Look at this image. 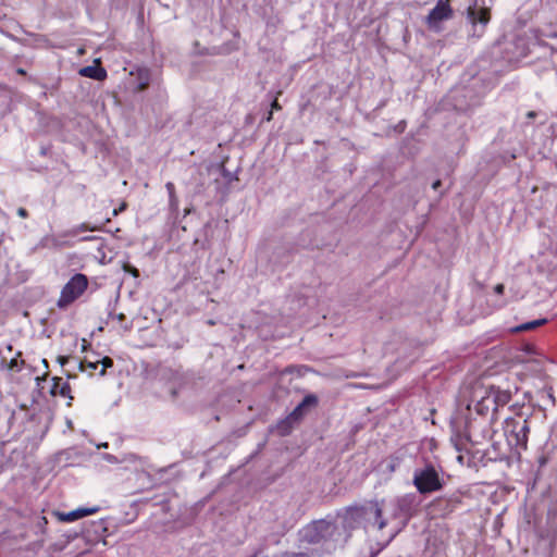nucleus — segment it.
Instances as JSON below:
<instances>
[{
	"label": "nucleus",
	"instance_id": "1",
	"mask_svg": "<svg viewBox=\"0 0 557 557\" xmlns=\"http://www.w3.org/2000/svg\"><path fill=\"white\" fill-rule=\"evenodd\" d=\"M512 392L494 385L478 384L473 387L469 410H474L480 416L490 412L494 414L498 407H503L511 399Z\"/></svg>",
	"mask_w": 557,
	"mask_h": 557
},
{
	"label": "nucleus",
	"instance_id": "2",
	"mask_svg": "<svg viewBox=\"0 0 557 557\" xmlns=\"http://www.w3.org/2000/svg\"><path fill=\"white\" fill-rule=\"evenodd\" d=\"M300 536L304 542L310 544H318L321 542L344 543L347 541L349 534L346 530L344 520L341 524L327 520L314 521L300 531Z\"/></svg>",
	"mask_w": 557,
	"mask_h": 557
},
{
	"label": "nucleus",
	"instance_id": "3",
	"mask_svg": "<svg viewBox=\"0 0 557 557\" xmlns=\"http://www.w3.org/2000/svg\"><path fill=\"white\" fill-rule=\"evenodd\" d=\"M382 512L383 509L379 502H369L362 507L348 509L343 520L347 531L352 529L354 523L358 520L363 521L364 528L382 530L387 524L386 520L382 517Z\"/></svg>",
	"mask_w": 557,
	"mask_h": 557
},
{
	"label": "nucleus",
	"instance_id": "4",
	"mask_svg": "<svg viewBox=\"0 0 557 557\" xmlns=\"http://www.w3.org/2000/svg\"><path fill=\"white\" fill-rule=\"evenodd\" d=\"M530 428L528 420L522 416L507 418L504 423V434L510 447L517 450L527 449Z\"/></svg>",
	"mask_w": 557,
	"mask_h": 557
},
{
	"label": "nucleus",
	"instance_id": "5",
	"mask_svg": "<svg viewBox=\"0 0 557 557\" xmlns=\"http://www.w3.org/2000/svg\"><path fill=\"white\" fill-rule=\"evenodd\" d=\"M412 483L420 494H431L443 488V481L432 463L416 469Z\"/></svg>",
	"mask_w": 557,
	"mask_h": 557
},
{
	"label": "nucleus",
	"instance_id": "6",
	"mask_svg": "<svg viewBox=\"0 0 557 557\" xmlns=\"http://www.w3.org/2000/svg\"><path fill=\"white\" fill-rule=\"evenodd\" d=\"M88 280L86 275L77 273L64 285L58 299L59 308H66L75 301L87 288Z\"/></svg>",
	"mask_w": 557,
	"mask_h": 557
},
{
	"label": "nucleus",
	"instance_id": "7",
	"mask_svg": "<svg viewBox=\"0 0 557 557\" xmlns=\"http://www.w3.org/2000/svg\"><path fill=\"white\" fill-rule=\"evenodd\" d=\"M468 20L472 25L471 35L480 38L490 21V11L485 8L474 5L468 9Z\"/></svg>",
	"mask_w": 557,
	"mask_h": 557
},
{
	"label": "nucleus",
	"instance_id": "8",
	"mask_svg": "<svg viewBox=\"0 0 557 557\" xmlns=\"http://www.w3.org/2000/svg\"><path fill=\"white\" fill-rule=\"evenodd\" d=\"M449 0H438L436 5L431 10L426 17L429 27L433 30L440 29V24L450 18L451 9L448 3Z\"/></svg>",
	"mask_w": 557,
	"mask_h": 557
},
{
	"label": "nucleus",
	"instance_id": "9",
	"mask_svg": "<svg viewBox=\"0 0 557 557\" xmlns=\"http://www.w3.org/2000/svg\"><path fill=\"white\" fill-rule=\"evenodd\" d=\"M98 510H99L98 507H90V508L81 507V508L74 509L69 512L57 511V512H54V515L58 518V520L61 522H74L84 517L94 515Z\"/></svg>",
	"mask_w": 557,
	"mask_h": 557
},
{
	"label": "nucleus",
	"instance_id": "10",
	"mask_svg": "<svg viewBox=\"0 0 557 557\" xmlns=\"http://www.w3.org/2000/svg\"><path fill=\"white\" fill-rule=\"evenodd\" d=\"M318 403V398L314 395H307L300 404L292 411V413L287 417L288 423H294L299 421L306 410L310 407L315 406Z\"/></svg>",
	"mask_w": 557,
	"mask_h": 557
},
{
	"label": "nucleus",
	"instance_id": "11",
	"mask_svg": "<svg viewBox=\"0 0 557 557\" xmlns=\"http://www.w3.org/2000/svg\"><path fill=\"white\" fill-rule=\"evenodd\" d=\"M5 366L7 370L11 373H20L25 369V362L21 359V352L18 351L15 357H11L8 361L7 356H2V367Z\"/></svg>",
	"mask_w": 557,
	"mask_h": 557
},
{
	"label": "nucleus",
	"instance_id": "12",
	"mask_svg": "<svg viewBox=\"0 0 557 557\" xmlns=\"http://www.w3.org/2000/svg\"><path fill=\"white\" fill-rule=\"evenodd\" d=\"M79 74L96 81H103L107 77V71L103 67L92 65L82 67Z\"/></svg>",
	"mask_w": 557,
	"mask_h": 557
},
{
	"label": "nucleus",
	"instance_id": "13",
	"mask_svg": "<svg viewBox=\"0 0 557 557\" xmlns=\"http://www.w3.org/2000/svg\"><path fill=\"white\" fill-rule=\"evenodd\" d=\"M50 392L54 396L60 395L62 397H69L70 399H73V397L70 396V384L63 381L61 377H53V384Z\"/></svg>",
	"mask_w": 557,
	"mask_h": 557
},
{
	"label": "nucleus",
	"instance_id": "14",
	"mask_svg": "<svg viewBox=\"0 0 557 557\" xmlns=\"http://www.w3.org/2000/svg\"><path fill=\"white\" fill-rule=\"evenodd\" d=\"M414 499H416V496L412 495V494H407L403 497H400L398 500H397V506L398 508L408 513L409 510L411 509V506L413 505L414 503Z\"/></svg>",
	"mask_w": 557,
	"mask_h": 557
},
{
	"label": "nucleus",
	"instance_id": "15",
	"mask_svg": "<svg viewBox=\"0 0 557 557\" xmlns=\"http://www.w3.org/2000/svg\"><path fill=\"white\" fill-rule=\"evenodd\" d=\"M546 322L545 319H539L531 322L522 323L518 326H516L512 331L513 332H525L536 329L537 326L543 325Z\"/></svg>",
	"mask_w": 557,
	"mask_h": 557
},
{
	"label": "nucleus",
	"instance_id": "16",
	"mask_svg": "<svg viewBox=\"0 0 557 557\" xmlns=\"http://www.w3.org/2000/svg\"><path fill=\"white\" fill-rule=\"evenodd\" d=\"M149 79H150V75H149V71L148 70H139L138 71V85H137V90L138 91H143L145 90L148 85H149Z\"/></svg>",
	"mask_w": 557,
	"mask_h": 557
},
{
	"label": "nucleus",
	"instance_id": "17",
	"mask_svg": "<svg viewBox=\"0 0 557 557\" xmlns=\"http://www.w3.org/2000/svg\"><path fill=\"white\" fill-rule=\"evenodd\" d=\"M165 188L169 193V201H170V206L172 208H176L177 205H178V199L175 195V187H174V184L172 182H168L165 184Z\"/></svg>",
	"mask_w": 557,
	"mask_h": 557
},
{
	"label": "nucleus",
	"instance_id": "18",
	"mask_svg": "<svg viewBox=\"0 0 557 557\" xmlns=\"http://www.w3.org/2000/svg\"><path fill=\"white\" fill-rule=\"evenodd\" d=\"M98 364H99V360H97V361L85 360V361L79 362L78 367H79L81 371L89 370L91 372L98 368Z\"/></svg>",
	"mask_w": 557,
	"mask_h": 557
},
{
	"label": "nucleus",
	"instance_id": "19",
	"mask_svg": "<svg viewBox=\"0 0 557 557\" xmlns=\"http://www.w3.org/2000/svg\"><path fill=\"white\" fill-rule=\"evenodd\" d=\"M98 230V227L96 226H90L88 225L87 223H82L81 225L74 227L73 230H71L70 234L71 235H77L81 231L82 232H85V231H96Z\"/></svg>",
	"mask_w": 557,
	"mask_h": 557
},
{
	"label": "nucleus",
	"instance_id": "20",
	"mask_svg": "<svg viewBox=\"0 0 557 557\" xmlns=\"http://www.w3.org/2000/svg\"><path fill=\"white\" fill-rule=\"evenodd\" d=\"M99 363H101L102 366L99 374L103 376L106 374L107 368H111L113 366V360L109 357H104L101 360H99Z\"/></svg>",
	"mask_w": 557,
	"mask_h": 557
},
{
	"label": "nucleus",
	"instance_id": "21",
	"mask_svg": "<svg viewBox=\"0 0 557 557\" xmlns=\"http://www.w3.org/2000/svg\"><path fill=\"white\" fill-rule=\"evenodd\" d=\"M103 459L108 462H111V463H115L117 462V459L115 456L111 455V454H104L103 455Z\"/></svg>",
	"mask_w": 557,
	"mask_h": 557
},
{
	"label": "nucleus",
	"instance_id": "22",
	"mask_svg": "<svg viewBox=\"0 0 557 557\" xmlns=\"http://www.w3.org/2000/svg\"><path fill=\"white\" fill-rule=\"evenodd\" d=\"M47 523H48L47 518L40 517V519L38 520V528L44 529Z\"/></svg>",
	"mask_w": 557,
	"mask_h": 557
},
{
	"label": "nucleus",
	"instance_id": "23",
	"mask_svg": "<svg viewBox=\"0 0 557 557\" xmlns=\"http://www.w3.org/2000/svg\"><path fill=\"white\" fill-rule=\"evenodd\" d=\"M17 214L21 216V218H26L27 216V211L24 209V208H20L17 210Z\"/></svg>",
	"mask_w": 557,
	"mask_h": 557
},
{
	"label": "nucleus",
	"instance_id": "24",
	"mask_svg": "<svg viewBox=\"0 0 557 557\" xmlns=\"http://www.w3.org/2000/svg\"><path fill=\"white\" fill-rule=\"evenodd\" d=\"M503 292H504V285L503 284H497L495 286V293L503 294Z\"/></svg>",
	"mask_w": 557,
	"mask_h": 557
},
{
	"label": "nucleus",
	"instance_id": "25",
	"mask_svg": "<svg viewBox=\"0 0 557 557\" xmlns=\"http://www.w3.org/2000/svg\"><path fill=\"white\" fill-rule=\"evenodd\" d=\"M120 323L125 320V315L123 313H119L114 317Z\"/></svg>",
	"mask_w": 557,
	"mask_h": 557
},
{
	"label": "nucleus",
	"instance_id": "26",
	"mask_svg": "<svg viewBox=\"0 0 557 557\" xmlns=\"http://www.w3.org/2000/svg\"><path fill=\"white\" fill-rule=\"evenodd\" d=\"M271 107H272V110H278V109H281V107H280V104H278V102H277V100H276V99L272 102Z\"/></svg>",
	"mask_w": 557,
	"mask_h": 557
},
{
	"label": "nucleus",
	"instance_id": "27",
	"mask_svg": "<svg viewBox=\"0 0 557 557\" xmlns=\"http://www.w3.org/2000/svg\"><path fill=\"white\" fill-rule=\"evenodd\" d=\"M287 557H308L306 554L299 553V554H288Z\"/></svg>",
	"mask_w": 557,
	"mask_h": 557
},
{
	"label": "nucleus",
	"instance_id": "28",
	"mask_svg": "<svg viewBox=\"0 0 557 557\" xmlns=\"http://www.w3.org/2000/svg\"><path fill=\"white\" fill-rule=\"evenodd\" d=\"M441 185H442V182L440 180H437L432 184V188L436 190Z\"/></svg>",
	"mask_w": 557,
	"mask_h": 557
},
{
	"label": "nucleus",
	"instance_id": "29",
	"mask_svg": "<svg viewBox=\"0 0 557 557\" xmlns=\"http://www.w3.org/2000/svg\"><path fill=\"white\" fill-rule=\"evenodd\" d=\"M535 115H536V113H535L534 111H529V112L527 113V116H528L529 119H533V117H535Z\"/></svg>",
	"mask_w": 557,
	"mask_h": 557
},
{
	"label": "nucleus",
	"instance_id": "30",
	"mask_svg": "<svg viewBox=\"0 0 557 557\" xmlns=\"http://www.w3.org/2000/svg\"><path fill=\"white\" fill-rule=\"evenodd\" d=\"M59 361H60V363H61L62 366H64V363L67 361V358H65V357H60V358H59Z\"/></svg>",
	"mask_w": 557,
	"mask_h": 557
},
{
	"label": "nucleus",
	"instance_id": "31",
	"mask_svg": "<svg viewBox=\"0 0 557 557\" xmlns=\"http://www.w3.org/2000/svg\"><path fill=\"white\" fill-rule=\"evenodd\" d=\"M125 208V206L123 205L122 207H120V209H115L113 211V214L116 215L121 210H123Z\"/></svg>",
	"mask_w": 557,
	"mask_h": 557
},
{
	"label": "nucleus",
	"instance_id": "32",
	"mask_svg": "<svg viewBox=\"0 0 557 557\" xmlns=\"http://www.w3.org/2000/svg\"><path fill=\"white\" fill-rule=\"evenodd\" d=\"M125 208V206L123 205L122 207H120V209H115L113 211V214L116 215L121 210H123Z\"/></svg>",
	"mask_w": 557,
	"mask_h": 557
},
{
	"label": "nucleus",
	"instance_id": "33",
	"mask_svg": "<svg viewBox=\"0 0 557 557\" xmlns=\"http://www.w3.org/2000/svg\"><path fill=\"white\" fill-rule=\"evenodd\" d=\"M547 397L549 398V400H550L552 403H554V401H555V398H554L553 394H550V393H549V394H547Z\"/></svg>",
	"mask_w": 557,
	"mask_h": 557
},
{
	"label": "nucleus",
	"instance_id": "34",
	"mask_svg": "<svg viewBox=\"0 0 557 557\" xmlns=\"http://www.w3.org/2000/svg\"><path fill=\"white\" fill-rule=\"evenodd\" d=\"M272 114H273V112H272V111H270V112H269V114H268V116H267V121H271V120H272Z\"/></svg>",
	"mask_w": 557,
	"mask_h": 557
},
{
	"label": "nucleus",
	"instance_id": "35",
	"mask_svg": "<svg viewBox=\"0 0 557 557\" xmlns=\"http://www.w3.org/2000/svg\"><path fill=\"white\" fill-rule=\"evenodd\" d=\"M132 274L135 275V276H138V270L137 269H133L132 270Z\"/></svg>",
	"mask_w": 557,
	"mask_h": 557
},
{
	"label": "nucleus",
	"instance_id": "36",
	"mask_svg": "<svg viewBox=\"0 0 557 557\" xmlns=\"http://www.w3.org/2000/svg\"><path fill=\"white\" fill-rule=\"evenodd\" d=\"M98 447H99V448H100V447H104V448H107V447H108V443H102V444H100Z\"/></svg>",
	"mask_w": 557,
	"mask_h": 557
},
{
	"label": "nucleus",
	"instance_id": "37",
	"mask_svg": "<svg viewBox=\"0 0 557 557\" xmlns=\"http://www.w3.org/2000/svg\"><path fill=\"white\" fill-rule=\"evenodd\" d=\"M91 239H94L92 236L84 237V240H91Z\"/></svg>",
	"mask_w": 557,
	"mask_h": 557
},
{
	"label": "nucleus",
	"instance_id": "38",
	"mask_svg": "<svg viewBox=\"0 0 557 557\" xmlns=\"http://www.w3.org/2000/svg\"><path fill=\"white\" fill-rule=\"evenodd\" d=\"M7 349H8V351H9L10 354L12 352V346H11V345H9V346L7 347Z\"/></svg>",
	"mask_w": 557,
	"mask_h": 557
},
{
	"label": "nucleus",
	"instance_id": "39",
	"mask_svg": "<svg viewBox=\"0 0 557 557\" xmlns=\"http://www.w3.org/2000/svg\"><path fill=\"white\" fill-rule=\"evenodd\" d=\"M123 327H124V330H125V331H128V330L131 329V326H129V325H127V324H126V325H124Z\"/></svg>",
	"mask_w": 557,
	"mask_h": 557
}]
</instances>
